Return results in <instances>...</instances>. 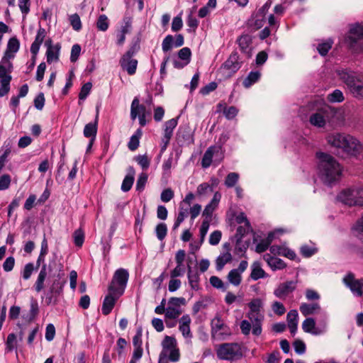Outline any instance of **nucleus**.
<instances>
[{
	"instance_id": "obj_37",
	"label": "nucleus",
	"mask_w": 363,
	"mask_h": 363,
	"mask_svg": "<svg viewBox=\"0 0 363 363\" xmlns=\"http://www.w3.org/2000/svg\"><path fill=\"white\" fill-rule=\"evenodd\" d=\"M157 238L160 240H163L167 233V226L164 223H159L155 228Z\"/></svg>"
},
{
	"instance_id": "obj_10",
	"label": "nucleus",
	"mask_w": 363,
	"mask_h": 363,
	"mask_svg": "<svg viewBox=\"0 0 363 363\" xmlns=\"http://www.w3.org/2000/svg\"><path fill=\"white\" fill-rule=\"evenodd\" d=\"M343 281L354 296H363V279H356L352 274H348L344 277Z\"/></svg>"
},
{
	"instance_id": "obj_32",
	"label": "nucleus",
	"mask_w": 363,
	"mask_h": 363,
	"mask_svg": "<svg viewBox=\"0 0 363 363\" xmlns=\"http://www.w3.org/2000/svg\"><path fill=\"white\" fill-rule=\"evenodd\" d=\"M267 262L273 270L282 269L286 267L285 262L278 257H269Z\"/></svg>"
},
{
	"instance_id": "obj_62",
	"label": "nucleus",
	"mask_w": 363,
	"mask_h": 363,
	"mask_svg": "<svg viewBox=\"0 0 363 363\" xmlns=\"http://www.w3.org/2000/svg\"><path fill=\"white\" fill-rule=\"evenodd\" d=\"M208 191H213V189L208 183H202L198 186L196 193L199 196L206 194Z\"/></svg>"
},
{
	"instance_id": "obj_7",
	"label": "nucleus",
	"mask_w": 363,
	"mask_h": 363,
	"mask_svg": "<svg viewBox=\"0 0 363 363\" xmlns=\"http://www.w3.org/2000/svg\"><path fill=\"white\" fill-rule=\"evenodd\" d=\"M128 277L129 274L126 269L122 268L117 269L108 286V291L118 293V296H121L124 292Z\"/></svg>"
},
{
	"instance_id": "obj_43",
	"label": "nucleus",
	"mask_w": 363,
	"mask_h": 363,
	"mask_svg": "<svg viewBox=\"0 0 363 363\" xmlns=\"http://www.w3.org/2000/svg\"><path fill=\"white\" fill-rule=\"evenodd\" d=\"M177 125V118H172L164 123V133L172 135L173 130L176 128Z\"/></svg>"
},
{
	"instance_id": "obj_19",
	"label": "nucleus",
	"mask_w": 363,
	"mask_h": 363,
	"mask_svg": "<svg viewBox=\"0 0 363 363\" xmlns=\"http://www.w3.org/2000/svg\"><path fill=\"white\" fill-rule=\"evenodd\" d=\"M146 115V108L144 105L140 104L138 97H135L131 103L130 118L135 120L138 116Z\"/></svg>"
},
{
	"instance_id": "obj_60",
	"label": "nucleus",
	"mask_w": 363,
	"mask_h": 363,
	"mask_svg": "<svg viewBox=\"0 0 363 363\" xmlns=\"http://www.w3.org/2000/svg\"><path fill=\"white\" fill-rule=\"evenodd\" d=\"M147 181V175L145 173L140 174L137 180L136 189L138 191L143 190Z\"/></svg>"
},
{
	"instance_id": "obj_33",
	"label": "nucleus",
	"mask_w": 363,
	"mask_h": 363,
	"mask_svg": "<svg viewBox=\"0 0 363 363\" xmlns=\"http://www.w3.org/2000/svg\"><path fill=\"white\" fill-rule=\"evenodd\" d=\"M142 130L138 129L135 133L131 136L128 144V147L130 150L134 151L138 147L140 143L139 140L142 135Z\"/></svg>"
},
{
	"instance_id": "obj_24",
	"label": "nucleus",
	"mask_w": 363,
	"mask_h": 363,
	"mask_svg": "<svg viewBox=\"0 0 363 363\" xmlns=\"http://www.w3.org/2000/svg\"><path fill=\"white\" fill-rule=\"evenodd\" d=\"M302 329L305 333H311L314 335H318L322 331L315 328V321L312 318H307L302 323Z\"/></svg>"
},
{
	"instance_id": "obj_41",
	"label": "nucleus",
	"mask_w": 363,
	"mask_h": 363,
	"mask_svg": "<svg viewBox=\"0 0 363 363\" xmlns=\"http://www.w3.org/2000/svg\"><path fill=\"white\" fill-rule=\"evenodd\" d=\"M264 271L259 266V264H254L250 277L253 280H257L264 277Z\"/></svg>"
},
{
	"instance_id": "obj_50",
	"label": "nucleus",
	"mask_w": 363,
	"mask_h": 363,
	"mask_svg": "<svg viewBox=\"0 0 363 363\" xmlns=\"http://www.w3.org/2000/svg\"><path fill=\"white\" fill-rule=\"evenodd\" d=\"M191 55V50L187 47L182 48L178 52V57H179V59L186 61L185 65H187L190 62Z\"/></svg>"
},
{
	"instance_id": "obj_27",
	"label": "nucleus",
	"mask_w": 363,
	"mask_h": 363,
	"mask_svg": "<svg viewBox=\"0 0 363 363\" xmlns=\"http://www.w3.org/2000/svg\"><path fill=\"white\" fill-rule=\"evenodd\" d=\"M220 150V147L211 146L207 149L202 158L203 167H208L212 162V158L216 152H218Z\"/></svg>"
},
{
	"instance_id": "obj_18",
	"label": "nucleus",
	"mask_w": 363,
	"mask_h": 363,
	"mask_svg": "<svg viewBox=\"0 0 363 363\" xmlns=\"http://www.w3.org/2000/svg\"><path fill=\"white\" fill-rule=\"evenodd\" d=\"M187 278L191 289L194 291H199L200 289V276L199 272L192 270L189 264L187 266Z\"/></svg>"
},
{
	"instance_id": "obj_30",
	"label": "nucleus",
	"mask_w": 363,
	"mask_h": 363,
	"mask_svg": "<svg viewBox=\"0 0 363 363\" xmlns=\"http://www.w3.org/2000/svg\"><path fill=\"white\" fill-rule=\"evenodd\" d=\"M189 209L188 206H184L181 204H179V213L177 217V219L174 223L173 225V230H176L179 228L180 224L184 220V219L188 216L189 215Z\"/></svg>"
},
{
	"instance_id": "obj_57",
	"label": "nucleus",
	"mask_w": 363,
	"mask_h": 363,
	"mask_svg": "<svg viewBox=\"0 0 363 363\" xmlns=\"http://www.w3.org/2000/svg\"><path fill=\"white\" fill-rule=\"evenodd\" d=\"M11 179L9 174H5L0 177V190L9 189Z\"/></svg>"
},
{
	"instance_id": "obj_59",
	"label": "nucleus",
	"mask_w": 363,
	"mask_h": 363,
	"mask_svg": "<svg viewBox=\"0 0 363 363\" xmlns=\"http://www.w3.org/2000/svg\"><path fill=\"white\" fill-rule=\"evenodd\" d=\"M11 77L1 79V85L0 87V96H4L9 91V82Z\"/></svg>"
},
{
	"instance_id": "obj_54",
	"label": "nucleus",
	"mask_w": 363,
	"mask_h": 363,
	"mask_svg": "<svg viewBox=\"0 0 363 363\" xmlns=\"http://www.w3.org/2000/svg\"><path fill=\"white\" fill-rule=\"evenodd\" d=\"M316 252H317V249L313 246H309V245H305L301 247V253L305 257H311Z\"/></svg>"
},
{
	"instance_id": "obj_25",
	"label": "nucleus",
	"mask_w": 363,
	"mask_h": 363,
	"mask_svg": "<svg viewBox=\"0 0 363 363\" xmlns=\"http://www.w3.org/2000/svg\"><path fill=\"white\" fill-rule=\"evenodd\" d=\"M270 251L274 255L277 254L279 255H282L289 258L290 259H294L296 257L295 252L293 250L285 247L272 245L270 247Z\"/></svg>"
},
{
	"instance_id": "obj_35",
	"label": "nucleus",
	"mask_w": 363,
	"mask_h": 363,
	"mask_svg": "<svg viewBox=\"0 0 363 363\" xmlns=\"http://www.w3.org/2000/svg\"><path fill=\"white\" fill-rule=\"evenodd\" d=\"M272 238L273 235L269 233L267 238L262 240L256 246V252L261 253L266 251L272 241Z\"/></svg>"
},
{
	"instance_id": "obj_40",
	"label": "nucleus",
	"mask_w": 363,
	"mask_h": 363,
	"mask_svg": "<svg viewBox=\"0 0 363 363\" xmlns=\"http://www.w3.org/2000/svg\"><path fill=\"white\" fill-rule=\"evenodd\" d=\"M69 23L74 30L79 31L82 28V22L79 16L77 13H74L69 16Z\"/></svg>"
},
{
	"instance_id": "obj_4",
	"label": "nucleus",
	"mask_w": 363,
	"mask_h": 363,
	"mask_svg": "<svg viewBox=\"0 0 363 363\" xmlns=\"http://www.w3.org/2000/svg\"><path fill=\"white\" fill-rule=\"evenodd\" d=\"M216 354L218 359L222 360H235L242 355L241 347L235 342L222 343L216 346Z\"/></svg>"
},
{
	"instance_id": "obj_52",
	"label": "nucleus",
	"mask_w": 363,
	"mask_h": 363,
	"mask_svg": "<svg viewBox=\"0 0 363 363\" xmlns=\"http://www.w3.org/2000/svg\"><path fill=\"white\" fill-rule=\"evenodd\" d=\"M262 301L259 298L253 299L249 303L250 313H261L260 308H262Z\"/></svg>"
},
{
	"instance_id": "obj_13",
	"label": "nucleus",
	"mask_w": 363,
	"mask_h": 363,
	"mask_svg": "<svg viewBox=\"0 0 363 363\" xmlns=\"http://www.w3.org/2000/svg\"><path fill=\"white\" fill-rule=\"evenodd\" d=\"M357 188L347 189L343 190L338 195V199L348 206H357L356 200H357V196H356Z\"/></svg>"
},
{
	"instance_id": "obj_17",
	"label": "nucleus",
	"mask_w": 363,
	"mask_h": 363,
	"mask_svg": "<svg viewBox=\"0 0 363 363\" xmlns=\"http://www.w3.org/2000/svg\"><path fill=\"white\" fill-rule=\"evenodd\" d=\"M45 45L48 47L46 52L47 62L51 63L54 61H57L59 60L60 45L59 44L52 45L51 40H47Z\"/></svg>"
},
{
	"instance_id": "obj_3",
	"label": "nucleus",
	"mask_w": 363,
	"mask_h": 363,
	"mask_svg": "<svg viewBox=\"0 0 363 363\" xmlns=\"http://www.w3.org/2000/svg\"><path fill=\"white\" fill-rule=\"evenodd\" d=\"M339 76L354 97L363 99L362 74L352 71L342 70L339 72Z\"/></svg>"
},
{
	"instance_id": "obj_63",
	"label": "nucleus",
	"mask_w": 363,
	"mask_h": 363,
	"mask_svg": "<svg viewBox=\"0 0 363 363\" xmlns=\"http://www.w3.org/2000/svg\"><path fill=\"white\" fill-rule=\"evenodd\" d=\"M218 85L216 82H212L206 84L205 86L201 89L200 93L203 95H207L211 91L216 89Z\"/></svg>"
},
{
	"instance_id": "obj_21",
	"label": "nucleus",
	"mask_w": 363,
	"mask_h": 363,
	"mask_svg": "<svg viewBox=\"0 0 363 363\" xmlns=\"http://www.w3.org/2000/svg\"><path fill=\"white\" fill-rule=\"evenodd\" d=\"M114 294L118 295V293L109 292L108 295H107L104 300L101 311L102 313L105 315H108L111 312L116 304L117 297H114Z\"/></svg>"
},
{
	"instance_id": "obj_42",
	"label": "nucleus",
	"mask_w": 363,
	"mask_h": 363,
	"mask_svg": "<svg viewBox=\"0 0 363 363\" xmlns=\"http://www.w3.org/2000/svg\"><path fill=\"white\" fill-rule=\"evenodd\" d=\"M181 313L182 310L180 308H172L168 306L165 311V317L169 319H176Z\"/></svg>"
},
{
	"instance_id": "obj_11",
	"label": "nucleus",
	"mask_w": 363,
	"mask_h": 363,
	"mask_svg": "<svg viewBox=\"0 0 363 363\" xmlns=\"http://www.w3.org/2000/svg\"><path fill=\"white\" fill-rule=\"evenodd\" d=\"M296 284L293 281L281 283L274 291V294L280 299H285L296 289Z\"/></svg>"
},
{
	"instance_id": "obj_34",
	"label": "nucleus",
	"mask_w": 363,
	"mask_h": 363,
	"mask_svg": "<svg viewBox=\"0 0 363 363\" xmlns=\"http://www.w3.org/2000/svg\"><path fill=\"white\" fill-rule=\"evenodd\" d=\"M227 279L228 281L233 284V286H239L242 281V276L239 272L235 270L234 269L230 270L227 276Z\"/></svg>"
},
{
	"instance_id": "obj_39",
	"label": "nucleus",
	"mask_w": 363,
	"mask_h": 363,
	"mask_svg": "<svg viewBox=\"0 0 363 363\" xmlns=\"http://www.w3.org/2000/svg\"><path fill=\"white\" fill-rule=\"evenodd\" d=\"M328 100L332 103L342 102L344 100V96L340 90L335 89L333 93L328 94Z\"/></svg>"
},
{
	"instance_id": "obj_55",
	"label": "nucleus",
	"mask_w": 363,
	"mask_h": 363,
	"mask_svg": "<svg viewBox=\"0 0 363 363\" xmlns=\"http://www.w3.org/2000/svg\"><path fill=\"white\" fill-rule=\"evenodd\" d=\"M91 87L92 84L91 82H86V84H84L80 90L79 99L80 100H84L89 94Z\"/></svg>"
},
{
	"instance_id": "obj_1",
	"label": "nucleus",
	"mask_w": 363,
	"mask_h": 363,
	"mask_svg": "<svg viewBox=\"0 0 363 363\" xmlns=\"http://www.w3.org/2000/svg\"><path fill=\"white\" fill-rule=\"evenodd\" d=\"M318 169L321 180L326 184H333L338 181L342 174L340 163L330 155L317 152Z\"/></svg>"
},
{
	"instance_id": "obj_14",
	"label": "nucleus",
	"mask_w": 363,
	"mask_h": 363,
	"mask_svg": "<svg viewBox=\"0 0 363 363\" xmlns=\"http://www.w3.org/2000/svg\"><path fill=\"white\" fill-rule=\"evenodd\" d=\"M223 248L226 250V252L221 253L216 260V269L220 271L223 269L224 266L232 261V255L230 252V245L229 243H225Z\"/></svg>"
},
{
	"instance_id": "obj_5",
	"label": "nucleus",
	"mask_w": 363,
	"mask_h": 363,
	"mask_svg": "<svg viewBox=\"0 0 363 363\" xmlns=\"http://www.w3.org/2000/svg\"><path fill=\"white\" fill-rule=\"evenodd\" d=\"M211 337L213 339L222 341L232 335L231 329L225 323L218 314L211 320Z\"/></svg>"
},
{
	"instance_id": "obj_46",
	"label": "nucleus",
	"mask_w": 363,
	"mask_h": 363,
	"mask_svg": "<svg viewBox=\"0 0 363 363\" xmlns=\"http://www.w3.org/2000/svg\"><path fill=\"white\" fill-rule=\"evenodd\" d=\"M173 45H174L173 36L171 35H167L162 43V50L166 52L170 50L173 48Z\"/></svg>"
},
{
	"instance_id": "obj_49",
	"label": "nucleus",
	"mask_w": 363,
	"mask_h": 363,
	"mask_svg": "<svg viewBox=\"0 0 363 363\" xmlns=\"http://www.w3.org/2000/svg\"><path fill=\"white\" fill-rule=\"evenodd\" d=\"M163 350L167 352V350L176 347V340L169 336H166L162 341Z\"/></svg>"
},
{
	"instance_id": "obj_20",
	"label": "nucleus",
	"mask_w": 363,
	"mask_h": 363,
	"mask_svg": "<svg viewBox=\"0 0 363 363\" xmlns=\"http://www.w3.org/2000/svg\"><path fill=\"white\" fill-rule=\"evenodd\" d=\"M299 309L304 316H308L319 313L321 311V307L318 303H303L301 304Z\"/></svg>"
},
{
	"instance_id": "obj_29",
	"label": "nucleus",
	"mask_w": 363,
	"mask_h": 363,
	"mask_svg": "<svg viewBox=\"0 0 363 363\" xmlns=\"http://www.w3.org/2000/svg\"><path fill=\"white\" fill-rule=\"evenodd\" d=\"M134 174L135 171L133 168L130 167L129 173L125 177L121 185V190L123 191L127 192L131 189L134 182Z\"/></svg>"
},
{
	"instance_id": "obj_45",
	"label": "nucleus",
	"mask_w": 363,
	"mask_h": 363,
	"mask_svg": "<svg viewBox=\"0 0 363 363\" xmlns=\"http://www.w3.org/2000/svg\"><path fill=\"white\" fill-rule=\"evenodd\" d=\"M97 28L101 31H106L108 28V20L106 15L99 16L97 23Z\"/></svg>"
},
{
	"instance_id": "obj_38",
	"label": "nucleus",
	"mask_w": 363,
	"mask_h": 363,
	"mask_svg": "<svg viewBox=\"0 0 363 363\" xmlns=\"http://www.w3.org/2000/svg\"><path fill=\"white\" fill-rule=\"evenodd\" d=\"M20 43L16 38H11L9 39L7 45V50L6 52L12 54L11 52H16L19 50Z\"/></svg>"
},
{
	"instance_id": "obj_8",
	"label": "nucleus",
	"mask_w": 363,
	"mask_h": 363,
	"mask_svg": "<svg viewBox=\"0 0 363 363\" xmlns=\"http://www.w3.org/2000/svg\"><path fill=\"white\" fill-rule=\"evenodd\" d=\"M347 42L355 52L363 50V26L356 24L351 27Z\"/></svg>"
},
{
	"instance_id": "obj_36",
	"label": "nucleus",
	"mask_w": 363,
	"mask_h": 363,
	"mask_svg": "<svg viewBox=\"0 0 363 363\" xmlns=\"http://www.w3.org/2000/svg\"><path fill=\"white\" fill-rule=\"evenodd\" d=\"M333 44V41L329 39L325 42L319 43L317 47V50L320 55L325 56L328 51L331 49Z\"/></svg>"
},
{
	"instance_id": "obj_28",
	"label": "nucleus",
	"mask_w": 363,
	"mask_h": 363,
	"mask_svg": "<svg viewBox=\"0 0 363 363\" xmlns=\"http://www.w3.org/2000/svg\"><path fill=\"white\" fill-rule=\"evenodd\" d=\"M98 113L96 116L94 123H89L84 128V135L86 138H96L97 133Z\"/></svg>"
},
{
	"instance_id": "obj_56",
	"label": "nucleus",
	"mask_w": 363,
	"mask_h": 363,
	"mask_svg": "<svg viewBox=\"0 0 363 363\" xmlns=\"http://www.w3.org/2000/svg\"><path fill=\"white\" fill-rule=\"evenodd\" d=\"M6 345V350L9 352L16 347V336L15 334L11 333L8 335Z\"/></svg>"
},
{
	"instance_id": "obj_47",
	"label": "nucleus",
	"mask_w": 363,
	"mask_h": 363,
	"mask_svg": "<svg viewBox=\"0 0 363 363\" xmlns=\"http://www.w3.org/2000/svg\"><path fill=\"white\" fill-rule=\"evenodd\" d=\"M74 244L78 247H82L84 240V233L82 229H77L74 232Z\"/></svg>"
},
{
	"instance_id": "obj_16",
	"label": "nucleus",
	"mask_w": 363,
	"mask_h": 363,
	"mask_svg": "<svg viewBox=\"0 0 363 363\" xmlns=\"http://www.w3.org/2000/svg\"><path fill=\"white\" fill-rule=\"evenodd\" d=\"M14 55L13 54H10L9 52H5L4 56L2 57L0 62V78L5 79L11 77L10 76H7L6 73L8 72H11L12 68V64L10 61L11 58H13Z\"/></svg>"
},
{
	"instance_id": "obj_15",
	"label": "nucleus",
	"mask_w": 363,
	"mask_h": 363,
	"mask_svg": "<svg viewBox=\"0 0 363 363\" xmlns=\"http://www.w3.org/2000/svg\"><path fill=\"white\" fill-rule=\"evenodd\" d=\"M237 43L240 51L247 58H250L252 57L251 37L248 35H242L238 38Z\"/></svg>"
},
{
	"instance_id": "obj_64",
	"label": "nucleus",
	"mask_w": 363,
	"mask_h": 363,
	"mask_svg": "<svg viewBox=\"0 0 363 363\" xmlns=\"http://www.w3.org/2000/svg\"><path fill=\"white\" fill-rule=\"evenodd\" d=\"M272 308L274 313L279 315H281L284 314V313L286 312V308L279 301H275L272 304Z\"/></svg>"
},
{
	"instance_id": "obj_51",
	"label": "nucleus",
	"mask_w": 363,
	"mask_h": 363,
	"mask_svg": "<svg viewBox=\"0 0 363 363\" xmlns=\"http://www.w3.org/2000/svg\"><path fill=\"white\" fill-rule=\"evenodd\" d=\"M185 303L186 300L183 297H172L168 302L169 306L176 308H180V306L185 305Z\"/></svg>"
},
{
	"instance_id": "obj_48",
	"label": "nucleus",
	"mask_w": 363,
	"mask_h": 363,
	"mask_svg": "<svg viewBox=\"0 0 363 363\" xmlns=\"http://www.w3.org/2000/svg\"><path fill=\"white\" fill-rule=\"evenodd\" d=\"M353 229L356 236L363 242V216L357 221Z\"/></svg>"
},
{
	"instance_id": "obj_53",
	"label": "nucleus",
	"mask_w": 363,
	"mask_h": 363,
	"mask_svg": "<svg viewBox=\"0 0 363 363\" xmlns=\"http://www.w3.org/2000/svg\"><path fill=\"white\" fill-rule=\"evenodd\" d=\"M209 226H210L209 219H204L202 222L201 226L200 228V231H199L201 243L203 242V240L205 239V237L208 233Z\"/></svg>"
},
{
	"instance_id": "obj_12",
	"label": "nucleus",
	"mask_w": 363,
	"mask_h": 363,
	"mask_svg": "<svg viewBox=\"0 0 363 363\" xmlns=\"http://www.w3.org/2000/svg\"><path fill=\"white\" fill-rule=\"evenodd\" d=\"M247 318L252 325V334L259 336L262 333V323L264 315L261 313H247Z\"/></svg>"
},
{
	"instance_id": "obj_23",
	"label": "nucleus",
	"mask_w": 363,
	"mask_h": 363,
	"mask_svg": "<svg viewBox=\"0 0 363 363\" xmlns=\"http://www.w3.org/2000/svg\"><path fill=\"white\" fill-rule=\"evenodd\" d=\"M327 116L328 115L325 112H316L310 116L309 121L314 126L323 128L326 124Z\"/></svg>"
},
{
	"instance_id": "obj_22",
	"label": "nucleus",
	"mask_w": 363,
	"mask_h": 363,
	"mask_svg": "<svg viewBox=\"0 0 363 363\" xmlns=\"http://www.w3.org/2000/svg\"><path fill=\"white\" fill-rule=\"evenodd\" d=\"M45 35V29L43 28H40L38 30L35 40L30 46V52L33 56H35L38 54L40 45L43 43Z\"/></svg>"
},
{
	"instance_id": "obj_44",
	"label": "nucleus",
	"mask_w": 363,
	"mask_h": 363,
	"mask_svg": "<svg viewBox=\"0 0 363 363\" xmlns=\"http://www.w3.org/2000/svg\"><path fill=\"white\" fill-rule=\"evenodd\" d=\"M239 174L235 172L229 173L225 180V184L228 187H233L238 182Z\"/></svg>"
},
{
	"instance_id": "obj_2",
	"label": "nucleus",
	"mask_w": 363,
	"mask_h": 363,
	"mask_svg": "<svg viewBox=\"0 0 363 363\" xmlns=\"http://www.w3.org/2000/svg\"><path fill=\"white\" fill-rule=\"evenodd\" d=\"M326 140L331 146L342 149L350 155H356L362 150V145L359 140L350 135L335 133L328 135Z\"/></svg>"
},
{
	"instance_id": "obj_9",
	"label": "nucleus",
	"mask_w": 363,
	"mask_h": 363,
	"mask_svg": "<svg viewBox=\"0 0 363 363\" xmlns=\"http://www.w3.org/2000/svg\"><path fill=\"white\" fill-rule=\"evenodd\" d=\"M242 64V62L240 60L238 52L234 51L223 64L220 69L226 77H230L241 67Z\"/></svg>"
},
{
	"instance_id": "obj_58",
	"label": "nucleus",
	"mask_w": 363,
	"mask_h": 363,
	"mask_svg": "<svg viewBox=\"0 0 363 363\" xmlns=\"http://www.w3.org/2000/svg\"><path fill=\"white\" fill-rule=\"evenodd\" d=\"M174 196V191L170 188H167L162 191L160 199L163 202L167 203L173 199Z\"/></svg>"
},
{
	"instance_id": "obj_31",
	"label": "nucleus",
	"mask_w": 363,
	"mask_h": 363,
	"mask_svg": "<svg viewBox=\"0 0 363 363\" xmlns=\"http://www.w3.org/2000/svg\"><path fill=\"white\" fill-rule=\"evenodd\" d=\"M260 77L261 73L259 71L250 72L243 80L242 84L245 88H250L259 79Z\"/></svg>"
},
{
	"instance_id": "obj_6",
	"label": "nucleus",
	"mask_w": 363,
	"mask_h": 363,
	"mask_svg": "<svg viewBox=\"0 0 363 363\" xmlns=\"http://www.w3.org/2000/svg\"><path fill=\"white\" fill-rule=\"evenodd\" d=\"M138 50V46L135 44L120 59L119 64L122 69L127 72L129 75H133L136 72L138 60L133 57Z\"/></svg>"
},
{
	"instance_id": "obj_26",
	"label": "nucleus",
	"mask_w": 363,
	"mask_h": 363,
	"mask_svg": "<svg viewBox=\"0 0 363 363\" xmlns=\"http://www.w3.org/2000/svg\"><path fill=\"white\" fill-rule=\"evenodd\" d=\"M47 274L48 266L46 264H43L34 285L35 289L37 292H40L44 289V281L45 280Z\"/></svg>"
},
{
	"instance_id": "obj_61",
	"label": "nucleus",
	"mask_w": 363,
	"mask_h": 363,
	"mask_svg": "<svg viewBox=\"0 0 363 363\" xmlns=\"http://www.w3.org/2000/svg\"><path fill=\"white\" fill-rule=\"evenodd\" d=\"M222 233L219 230H215L213 231L211 235L209 238V243L211 245H216L219 243L220 239H221Z\"/></svg>"
}]
</instances>
